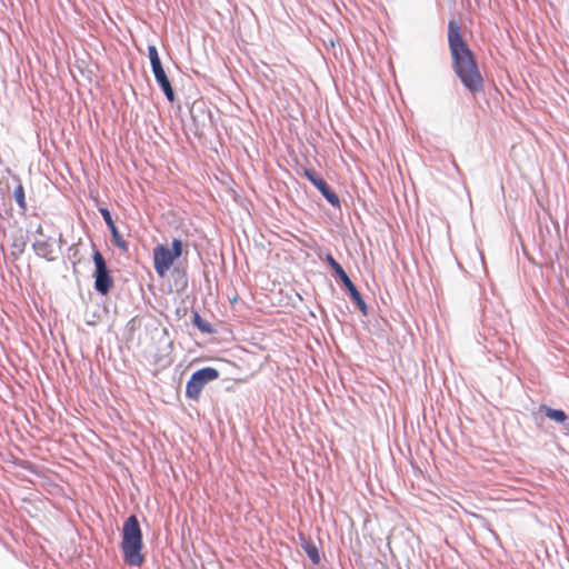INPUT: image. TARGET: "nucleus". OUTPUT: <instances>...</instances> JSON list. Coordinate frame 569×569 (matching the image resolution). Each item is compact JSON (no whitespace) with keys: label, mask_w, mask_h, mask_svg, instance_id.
<instances>
[{"label":"nucleus","mask_w":569,"mask_h":569,"mask_svg":"<svg viewBox=\"0 0 569 569\" xmlns=\"http://www.w3.org/2000/svg\"><path fill=\"white\" fill-rule=\"evenodd\" d=\"M448 42L457 77L471 93L480 92L483 89L482 76L475 54L463 40L461 28L455 20L448 23Z\"/></svg>","instance_id":"obj_1"},{"label":"nucleus","mask_w":569,"mask_h":569,"mask_svg":"<svg viewBox=\"0 0 569 569\" xmlns=\"http://www.w3.org/2000/svg\"><path fill=\"white\" fill-rule=\"evenodd\" d=\"M142 531L138 518L132 515L123 522L121 550L127 565L140 567L144 561L142 555Z\"/></svg>","instance_id":"obj_2"},{"label":"nucleus","mask_w":569,"mask_h":569,"mask_svg":"<svg viewBox=\"0 0 569 569\" xmlns=\"http://www.w3.org/2000/svg\"><path fill=\"white\" fill-rule=\"evenodd\" d=\"M183 252L182 241L173 239L171 244H158L153 248V268L158 277L164 278L174 261L181 257Z\"/></svg>","instance_id":"obj_3"},{"label":"nucleus","mask_w":569,"mask_h":569,"mask_svg":"<svg viewBox=\"0 0 569 569\" xmlns=\"http://www.w3.org/2000/svg\"><path fill=\"white\" fill-rule=\"evenodd\" d=\"M172 341L168 338L167 332L163 331L149 348V356L152 363L158 370L166 369L172 363Z\"/></svg>","instance_id":"obj_4"},{"label":"nucleus","mask_w":569,"mask_h":569,"mask_svg":"<svg viewBox=\"0 0 569 569\" xmlns=\"http://www.w3.org/2000/svg\"><path fill=\"white\" fill-rule=\"evenodd\" d=\"M218 377L219 371L211 367H206L193 372L186 385L187 398L198 401L204 386L216 380Z\"/></svg>","instance_id":"obj_5"},{"label":"nucleus","mask_w":569,"mask_h":569,"mask_svg":"<svg viewBox=\"0 0 569 569\" xmlns=\"http://www.w3.org/2000/svg\"><path fill=\"white\" fill-rule=\"evenodd\" d=\"M94 262V289L101 293L107 295L113 286L112 277L109 273L106 260L99 250H94L92 254Z\"/></svg>","instance_id":"obj_6"},{"label":"nucleus","mask_w":569,"mask_h":569,"mask_svg":"<svg viewBox=\"0 0 569 569\" xmlns=\"http://www.w3.org/2000/svg\"><path fill=\"white\" fill-rule=\"evenodd\" d=\"M327 262L330 264V267L335 270V272L339 276L346 288L348 289L352 300L357 303V306L360 308V310L366 313L367 311V305L363 301L360 292L353 284V282L350 280L348 274L345 272L341 264L331 256L328 254L326 258Z\"/></svg>","instance_id":"obj_7"},{"label":"nucleus","mask_w":569,"mask_h":569,"mask_svg":"<svg viewBox=\"0 0 569 569\" xmlns=\"http://www.w3.org/2000/svg\"><path fill=\"white\" fill-rule=\"evenodd\" d=\"M303 176L320 191L329 203L340 206L339 197L329 188L327 182L320 178L313 169H305Z\"/></svg>","instance_id":"obj_8"},{"label":"nucleus","mask_w":569,"mask_h":569,"mask_svg":"<svg viewBox=\"0 0 569 569\" xmlns=\"http://www.w3.org/2000/svg\"><path fill=\"white\" fill-rule=\"evenodd\" d=\"M153 74L160 88L162 89L164 96L167 97L168 101L173 102L176 99V94L170 83V80L168 79L164 72V69L156 70L153 71Z\"/></svg>","instance_id":"obj_9"},{"label":"nucleus","mask_w":569,"mask_h":569,"mask_svg":"<svg viewBox=\"0 0 569 569\" xmlns=\"http://www.w3.org/2000/svg\"><path fill=\"white\" fill-rule=\"evenodd\" d=\"M148 56H149V59H150L152 72L156 71V70L163 69L156 46H149L148 47Z\"/></svg>","instance_id":"obj_10"},{"label":"nucleus","mask_w":569,"mask_h":569,"mask_svg":"<svg viewBox=\"0 0 569 569\" xmlns=\"http://www.w3.org/2000/svg\"><path fill=\"white\" fill-rule=\"evenodd\" d=\"M148 56H149V59H150L152 72L156 71V70L163 69L156 46H149L148 47Z\"/></svg>","instance_id":"obj_11"},{"label":"nucleus","mask_w":569,"mask_h":569,"mask_svg":"<svg viewBox=\"0 0 569 569\" xmlns=\"http://www.w3.org/2000/svg\"><path fill=\"white\" fill-rule=\"evenodd\" d=\"M542 409L545 415L556 422L563 423L567 420L566 413L560 409H551L548 407H542Z\"/></svg>","instance_id":"obj_12"},{"label":"nucleus","mask_w":569,"mask_h":569,"mask_svg":"<svg viewBox=\"0 0 569 569\" xmlns=\"http://www.w3.org/2000/svg\"><path fill=\"white\" fill-rule=\"evenodd\" d=\"M13 197L16 202L18 203L19 208L22 212H26L27 210V202H26V196H24V189L21 183H19L14 190H13Z\"/></svg>","instance_id":"obj_13"},{"label":"nucleus","mask_w":569,"mask_h":569,"mask_svg":"<svg viewBox=\"0 0 569 569\" xmlns=\"http://www.w3.org/2000/svg\"><path fill=\"white\" fill-rule=\"evenodd\" d=\"M303 549L315 565H318L320 562V555L318 548L313 543L305 545Z\"/></svg>","instance_id":"obj_14"},{"label":"nucleus","mask_w":569,"mask_h":569,"mask_svg":"<svg viewBox=\"0 0 569 569\" xmlns=\"http://www.w3.org/2000/svg\"><path fill=\"white\" fill-rule=\"evenodd\" d=\"M193 325L197 326L202 332H212L210 325L204 321L198 312L193 313Z\"/></svg>","instance_id":"obj_15"},{"label":"nucleus","mask_w":569,"mask_h":569,"mask_svg":"<svg viewBox=\"0 0 569 569\" xmlns=\"http://www.w3.org/2000/svg\"><path fill=\"white\" fill-rule=\"evenodd\" d=\"M111 236L114 244L126 252L128 250V243L121 238L119 231L113 230V232H111Z\"/></svg>","instance_id":"obj_16"},{"label":"nucleus","mask_w":569,"mask_h":569,"mask_svg":"<svg viewBox=\"0 0 569 569\" xmlns=\"http://www.w3.org/2000/svg\"><path fill=\"white\" fill-rule=\"evenodd\" d=\"M47 247H48L47 243L39 242L36 244V250L39 256H42V257L47 258L48 260H52V258L48 257V254L46 253Z\"/></svg>","instance_id":"obj_17"},{"label":"nucleus","mask_w":569,"mask_h":569,"mask_svg":"<svg viewBox=\"0 0 569 569\" xmlns=\"http://www.w3.org/2000/svg\"><path fill=\"white\" fill-rule=\"evenodd\" d=\"M100 213H101V216H102V218H103L104 222H106L107 224H111L112 217H111L110 211H109L108 209H106V208H100Z\"/></svg>","instance_id":"obj_18"},{"label":"nucleus","mask_w":569,"mask_h":569,"mask_svg":"<svg viewBox=\"0 0 569 569\" xmlns=\"http://www.w3.org/2000/svg\"><path fill=\"white\" fill-rule=\"evenodd\" d=\"M110 229L111 232H113V230H118L117 226L114 224L113 220L111 221V224H107Z\"/></svg>","instance_id":"obj_19"},{"label":"nucleus","mask_w":569,"mask_h":569,"mask_svg":"<svg viewBox=\"0 0 569 569\" xmlns=\"http://www.w3.org/2000/svg\"><path fill=\"white\" fill-rule=\"evenodd\" d=\"M471 516H472V517H476V518H480V516H479V515H477V513H471Z\"/></svg>","instance_id":"obj_20"}]
</instances>
